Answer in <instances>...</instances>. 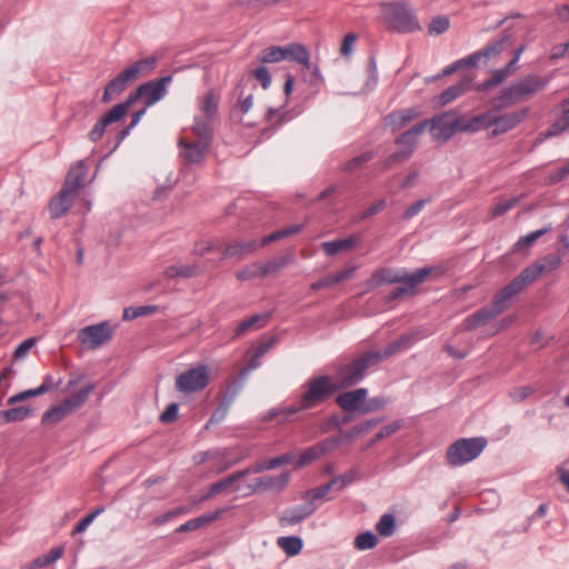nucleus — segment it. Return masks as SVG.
Instances as JSON below:
<instances>
[{
  "mask_svg": "<svg viewBox=\"0 0 569 569\" xmlns=\"http://www.w3.org/2000/svg\"><path fill=\"white\" fill-rule=\"evenodd\" d=\"M549 81V77H542L537 73L527 74L510 86L502 88L496 99L498 102L497 107L506 108L528 101L538 92L542 91L548 86Z\"/></svg>",
  "mask_w": 569,
  "mask_h": 569,
  "instance_id": "f257e3e1",
  "label": "nucleus"
},
{
  "mask_svg": "<svg viewBox=\"0 0 569 569\" xmlns=\"http://www.w3.org/2000/svg\"><path fill=\"white\" fill-rule=\"evenodd\" d=\"M302 389L299 406L288 408V416L320 406L336 392L337 386L330 377L319 376L308 380Z\"/></svg>",
  "mask_w": 569,
  "mask_h": 569,
  "instance_id": "f03ea898",
  "label": "nucleus"
},
{
  "mask_svg": "<svg viewBox=\"0 0 569 569\" xmlns=\"http://www.w3.org/2000/svg\"><path fill=\"white\" fill-rule=\"evenodd\" d=\"M381 19L388 29L399 33L421 30L417 16L406 2H381Z\"/></svg>",
  "mask_w": 569,
  "mask_h": 569,
  "instance_id": "7ed1b4c3",
  "label": "nucleus"
},
{
  "mask_svg": "<svg viewBox=\"0 0 569 569\" xmlns=\"http://www.w3.org/2000/svg\"><path fill=\"white\" fill-rule=\"evenodd\" d=\"M375 357L370 350H367L348 362L339 365L336 371L338 387L349 388L360 382L365 378L367 370L378 365Z\"/></svg>",
  "mask_w": 569,
  "mask_h": 569,
  "instance_id": "20e7f679",
  "label": "nucleus"
},
{
  "mask_svg": "<svg viewBox=\"0 0 569 569\" xmlns=\"http://www.w3.org/2000/svg\"><path fill=\"white\" fill-rule=\"evenodd\" d=\"M172 82L171 76H164L159 79L147 81L140 84L133 92H131L126 101L121 102L126 106L127 111L139 99H143L144 107L149 108L156 102L163 99L168 92L167 87Z\"/></svg>",
  "mask_w": 569,
  "mask_h": 569,
  "instance_id": "39448f33",
  "label": "nucleus"
},
{
  "mask_svg": "<svg viewBox=\"0 0 569 569\" xmlns=\"http://www.w3.org/2000/svg\"><path fill=\"white\" fill-rule=\"evenodd\" d=\"M485 438H461L449 446L446 458L451 467H459L476 459L485 449Z\"/></svg>",
  "mask_w": 569,
  "mask_h": 569,
  "instance_id": "423d86ee",
  "label": "nucleus"
},
{
  "mask_svg": "<svg viewBox=\"0 0 569 569\" xmlns=\"http://www.w3.org/2000/svg\"><path fill=\"white\" fill-rule=\"evenodd\" d=\"M287 59L297 61L307 69L311 68L310 53L305 46L299 43H290L284 47L271 46L259 53V61L263 63H276Z\"/></svg>",
  "mask_w": 569,
  "mask_h": 569,
  "instance_id": "0eeeda50",
  "label": "nucleus"
},
{
  "mask_svg": "<svg viewBox=\"0 0 569 569\" xmlns=\"http://www.w3.org/2000/svg\"><path fill=\"white\" fill-rule=\"evenodd\" d=\"M210 382V369L206 365L188 369L176 378V389L184 395L199 392Z\"/></svg>",
  "mask_w": 569,
  "mask_h": 569,
  "instance_id": "6e6552de",
  "label": "nucleus"
},
{
  "mask_svg": "<svg viewBox=\"0 0 569 569\" xmlns=\"http://www.w3.org/2000/svg\"><path fill=\"white\" fill-rule=\"evenodd\" d=\"M530 113V108L525 107L510 112L493 113L491 111V132L492 137L506 133L522 123Z\"/></svg>",
  "mask_w": 569,
  "mask_h": 569,
  "instance_id": "1a4fd4ad",
  "label": "nucleus"
},
{
  "mask_svg": "<svg viewBox=\"0 0 569 569\" xmlns=\"http://www.w3.org/2000/svg\"><path fill=\"white\" fill-rule=\"evenodd\" d=\"M113 330L109 322L104 321L82 328L78 333L80 343L87 349H97L112 339Z\"/></svg>",
  "mask_w": 569,
  "mask_h": 569,
  "instance_id": "9d476101",
  "label": "nucleus"
},
{
  "mask_svg": "<svg viewBox=\"0 0 569 569\" xmlns=\"http://www.w3.org/2000/svg\"><path fill=\"white\" fill-rule=\"evenodd\" d=\"M178 147L180 148L179 154L186 163L200 164L207 157L210 143L190 138L186 134L179 138Z\"/></svg>",
  "mask_w": 569,
  "mask_h": 569,
  "instance_id": "9b49d317",
  "label": "nucleus"
},
{
  "mask_svg": "<svg viewBox=\"0 0 569 569\" xmlns=\"http://www.w3.org/2000/svg\"><path fill=\"white\" fill-rule=\"evenodd\" d=\"M440 274L441 271L437 268L427 267L416 270L412 273H409L405 281H400L399 283H403L402 287L395 288L387 297V302H391L405 296H411L415 293V288L422 283L431 274Z\"/></svg>",
  "mask_w": 569,
  "mask_h": 569,
  "instance_id": "f8f14e48",
  "label": "nucleus"
},
{
  "mask_svg": "<svg viewBox=\"0 0 569 569\" xmlns=\"http://www.w3.org/2000/svg\"><path fill=\"white\" fill-rule=\"evenodd\" d=\"M138 77L139 76L132 64L124 69L114 79L108 82L103 91L102 101L109 102L112 98L120 94L130 82L137 80Z\"/></svg>",
  "mask_w": 569,
  "mask_h": 569,
  "instance_id": "ddd939ff",
  "label": "nucleus"
},
{
  "mask_svg": "<svg viewBox=\"0 0 569 569\" xmlns=\"http://www.w3.org/2000/svg\"><path fill=\"white\" fill-rule=\"evenodd\" d=\"M417 340L416 332H408L401 335L398 339L390 342L385 349L379 350H370L377 363L381 362L385 359H388L406 349H408L415 341Z\"/></svg>",
  "mask_w": 569,
  "mask_h": 569,
  "instance_id": "4468645a",
  "label": "nucleus"
},
{
  "mask_svg": "<svg viewBox=\"0 0 569 569\" xmlns=\"http://www.w3.org/2000/svg\"><path fill=\"white\" fill-rule=\"evenodd\" d=\"M501 315V309H496L493 305L483 307L477 312L468 316L459 327V331H473L477 328L487 325L489 321Z\"/></svg>",
  "mask_w": 569,
  "mask_h": 569,
  "instance_id": "2eb2a0df",
  "label": "nucleus"
},
{
  "mask_svg": "<svg viewBox=\"0 0 569 569\" xmlns=\"http://www.w3.org/2000/svg\"><path fill=\"white\" fill-rule=\"evenodd\" d=\"M409 273L406 271H395L391 268H379L375 270L371 277L366 281L367 290H375L382 283H399L400 281H405Z\"/></svg>",
  "mask_w": 569,
  "mask_h": 569,
  "instance_id": "dca6fc26",
  "label": "nucleus"
},
{
  "mask_svg": "<svg viewBox=\"0 0 569 569\" xmlns=\"http://www.w3.org/2000/svg\"><path fill=\"white\" fill-rule=\"evenodd\" d=\"M127 113L126 106L122 103H118L111 108L109 112H107L91 129L89 132V138L92 141L100 140L106 128L111 123H114L122 119V117Z\"/></svg>",
  "mask_w": 569,
  "mask_h": 569,
  "instance_id": "f3484780",
  "label": "nucleus"
},
{
  "mask_svg": "<svg viewBox=\"0 0 569 569\" xmlns=\"http://www.w3.org/2000/svg\"><path fill=\"white\" fill-rule=\"evenodd\" d=\"M76 197L77 196L61 188L60 191L50 199L48 204L51 219H59L64 216L71 209Z\"/></svg>",
  "mask_w": 569,
  "mask_h": 569,
  "instance_id": "a211bd4d",
  "label": "nucleus"
},
{
  "mask_svg": "<svg viewBox=\"0 0 569 569\" xmlns=\"http://www.w3.org/2000/svg\"><path fill=\"white\" fill-rule=\"evenodd\" d=\"M448 114H441L433 117L430 121L431 130L435 132L433 136L438 140L447 141L449 140L456 132H460L458 128V119L455 121L447 120Z\"/></svg>",
  "mask_w": 569,
  "mask_h": 569,
  "instance_id": "6ab92c4d",
  "label": "nucleus"
},
{
  "mask_svg": "<svg viewBox=\"0 0 569 569\" xmlns=\"http://www.w3.org/2000/svg\"><path fill=\"white\" fill-rule=\"evenodd\" d=\"M510 36L501 34L492 42L488 43L482 50L477 51L470 54L471 60L475 64L481 59L485 58L487 60L497 58L501 52H503L509 46Z\"/></svg>",
  "mask_w": 569,
  "mask_h": 569,
  "instance_id": "aec40b11",
  "label": "nucleus"
},
{
  "mask_svg": "<svg viewBox=\"0 0 569 569\" xmlns=\"http://www.w3.org/2000/svg\"><path fill=\"white\" fill-rule=\"evenodd\" d=\"M562 258L558 253H549L543 258L535 261L531 266L527 267V270L533 278L537 280L542 273L551 272L559 268L561 264Z\"/></svg>",
  "mask_w": 569,
  "mask_h": 569,
  "instance_id": "412c9836",
  "label": "nucleus"
},
{
  "mask_svg": "<svg viewBox=\"0 0 569 569\" xmlns=\"http://www.w3.org/2000/svg\"><path fill=\"white\" fill-rule=\"evenodd\" d=\"M458 128L461 132H476L491 128V111L473 117H461L458 119Z\"/></svg>",
  "mask_w": 569,
  "mask_h": 569,
  "instance_id": "4be33fe9",
  "label": "nucleus"
},
{
  "mask_svg": "<svg viewBox=\"0 0 569 569\" xmlns=\"http://www.w3.org/2000/svg\"><path fill=\"white\" fill-rule=\"evenodd\" d=\"M367 393L366 388L347 391L337 397V403L345 411L361 410L360 405L366 400Z\"/></svg>",
  "mask_w": 569,
  "mask_h": 569,
  "instance_id": "5701e85b",
  "label": "nucleus"
},
{
  "mask_svg": "<svg viewBox=\"0 0 569 569\" xmlns=\"http://www.w3.org/2000/svg\"><path fill=\"white\" fill-rule=\"evenodd\" d=\"M338 443V440L336 439H328L320 443H317L308 449H306L301 456L299 461L297 462V468H301L303 466L309 465L313 460L320 458L326 452L330 451Z\"/></svg>",
  "mask_w": 569,
  "mask_h": 569,
  "instance_id": "b1692460",
  "label": "nucleus"
},
{
  "mask_svg": "<svg viewBox=\"0 0 569 569\" xmlns=\"http://www.w3.org/2000/svg\"><path fill=\"white\" fill-rule=\"evenodd\" d=\"M86 174L87 168L83 162H77L73 167L70 168L63 182L62 189L77 196L78 190L82 186V182L86 178Z\"/></svg>",
  "mask_w": 569,
  "mask_h": 569,
  "instance_id": "393cba45",
  "label": "nucleus"
},
{
  "mask_svg": "<svg viewBox=\"0 0 569 569\" xmlns=\"http://www.w3.org/2000/svg\"><path fill=\"white\" fill-rule=\"evenodd\" d=\"M259 248L256 240L237 241L229 243L222 251V259H242Z\"/></svg>",
  "mask_w": 569,
  "mask_h": 569,
  "instance_id": "a878e982",
  "label": "nucleus"
},
{
  "mask_svg": "<svg viewBox=\"0 0 569 569\" xmlns=\"http://www.w3.org/2000/svg\"><path fill=\"white\" fill-rule=\"evenodd\" d=\"M224 511H226V509L222 508V509H218L212 512L203 513V515H201L197 518H193L191 520H188L187 522L179 526L176 529V532L182 533V532H187V531H193V530L200 529L204 526H208V525L217 521L224 513Z\"/></svg>",
  "mask_w": 569,
  "mask_h": 569,
  "instance_id": "bb28decb",
  "label": "nucleus"
},
{
  "mask_svg": "<svg viewBox=\"0 0 569 569\" xmlns=\"http://www.w3.org/2000/svg\"><path fill=\"white\" fill-rule=\"evenodd\" d=\"M213 123L214 120L196 116L190 129L192 138L211 144L213 139Z\"/></svg>",
  "mask_w": 569,
  "mask_h": 569,
  "instance_id": "cd10ccee",
  "label": "nucleus"
},
{
  "mask_svg": "<svg viewBox=\"0 0 569 569\" xmlns=\"http://www.w3.org/2000/svg\"><path fill=\"white\" fill-rule=\"evenodd\" d=\"M316 511V506L310 501L308 505L302 507H293L290 509H287L282 517L280 518V523L282 526H293L306 518H308L310 515H312Z\"/></svg>",
  "mask_w": 569,
  "mask_h": 569,
  "instance_id": "c85d7f7f",
  "label": "nucleus"
},
{
  "mask_svg": "<svg viewBox=\"0 0 569 569\" xmlns=\"http://www.w3.org/2000/svg\"><path fill=\"white\" fill-rule=\"evenodd\" d=\"M360 234L352 233L345 239L322 242L321 248L328 256H336L340 251L352 249L360 242Z\"/></svg>",
  "mask_w": 569,
  "mask_h": 569,
  "instance_id": "c756f323",
  "label": "nucleus"
},
{
  "mask_svg": "<svg viewBox=\"0 0 569 569\" xmlns=\"http://www.w3.org/2000/svg\"><path fill=\"white\" fill-rule=\"evenodd\" d=\"M220 96L213 90H209L203 97L199 98V117L216 120L219 109Z\"/></svg>",
  "mask_w": 569,
  "mask_h": 569,
  "instance_id": "7c9ffc66",
  "label": "nucleus"
},
{
  "mask_svg": "<svg viewBox=\"0 0 569 569\" xmlns=\"http://www.w3.org/2000/svg\"><path fill=\"white\" fill-rule=\"evenodd\" d=\"M560 108L561 117L551 123L546 132H543L546 138L559 136L569 131V97L560 102Z\"/></svg>",
  "mask_w": 569,
  "mask_h": 569,
  "instance_id": "2f4dec72",
  "label": "nucleus"
},
{
  "mask_svg": "<svg viewBox=\"0 0 569 569\" xmlns=\"http://www.w3.org/2000/svg\"><path fill=\"white\" fill-rule=\"evenodd\" d=\"M428 124V121H422L415 124L411 129L397 137L395 142L397 144L403 146L406 150H411L412 153L417 146V138L426 131Z\"/></svg>",
  "mask_w": 569,
  "mask_h": 569,
  "instance_id": "473e14b6",
  "label": "nucleus"
},
{
  "mask_svg": "<svg viewBox=\"0 0 569 569\" xmlns=\"http://www.w3.org/2000/svg\"><path fill=\"white\" fill-rule=\"evenodd\" d=\"M472 79L463 78L459 82L450 86L446 90H443L439 96V102L441 106H446L447 103L453 101L462 93L468 91L471 88Z\"/></svg>",
  "mask_w": 569,
  "mask_h": 569,
  "instance_id": "72a5a7b5",
  "label": "nucleus"
},
{
  "mask_svg": "<svg viewBox=\"0 0 569 569\" xmlns=\"http://www.w3.org/2000/svg\"><path fill=\"white\" fill-rule=\"evenodd\" d=\"M420 111L417 108L403 109L392 112L388 116V120L393 131L400 130L408 123L418 118Z\"/></svg>",
  "mask_w": 569,
  "mask_h": 569,
  "instance_id": "f704fd0d",
  "label": "nucleus"
},
{
  "mask_svg": "<svg viewBox=\"0 0 569 569\" xmlns=\"http://www.w3.org/2000/svg\"><path fill=\"white\" fill-rule=\"evenodd\" d=\"M199 268L197 264H172L163 269L162 274L167 279L174 278H192L199 274Z\"/></svg>",
  "mask_w": 569,
  "mask_h": 569,
  "instance_id": "c9c22d12",
  "label": "nucleus"
},
{
  "mask_svg": "<svg viewBox=\"0 0 569 569\" xmlns=\"http://www.w3.org/2000/svg\"><path fill=\"white\" fill-rule=\"evenodd\" d=\"M289 482V472H283L280 476H264L257 479L254 490L257 489H279L284 488Z\"/></svg>",
  "mask_w": 569,
  "mask_h": 569,
  "instance_id": "e433bc0d",
  "label": "nucleus"
},
{
  "mask_svg": "<svg viewBox=\"0 0 569 569\" xmlns=\"http://www.w3.org/2000/svg\"><path fill=\"white\" fill-rule=\"evenodd\" d=\"M51 388H52L51 377L47 376L44 381L38 388L29 389V390L22 391L20 393H17V395L10 397L8 402L11 405L14 402L24 401L31 397L41 396V395L48 392Z\"/></svg>",
  "mask_w": 569,
  "mask_h": 569,
  "instance_id": "4c0bfd02",
  "label": "nucleus"
},
{
  "mask_svg": "<svg viewBox=\"0 0 569 569\" xmlns=\"http://www.w3.org/2000/svg\"><path fill=\"white\" fill-rule=\"evenodd\" d=\"M278 546L286 552L287 556L293 557L300 553L303 542L297 536L280 537Z\"/></svg>",
  "mask_w": 569,
  "mask_h": 569,
  "instance_id": "58836bf2",
  "label": "nucleus"
},
{
  "mask_svg": "<svg viewBox=\"0 0 569 569\" xmlns=\"http://www.w3.org/2000/svg\"><path fill=\"white\" fill-rule=\"evenodd\" d=\"M551 230V227L542 228L536 231L528 233L527 236H522L518 239V241L512 247V252H520L525 248L532 246L539 238L545 236L547 232Z\"/></svg>",
  "mask_w": 569,
  "mask_h": 569,
  "instance_id": "ea45409f",
  "label": "nucleus"
},
{
  "mask_svg": "<svg viewBox=\"0 0 569 569\" xmlns=\"http://www.w3.org/2000/svg\"><path fill=\"white\" fill-rule=\"evenodd\" d=\"M63 555V547H54L48 553L36 558L29 566L28 569L41 568L49 566L60 559Z\"/></svg>",
  "mask_w": 569,
  "mask_h": 569,
  "instance_id": "a19ab883",
  "label": "nucleus"
},
{
  "mask_svg": "<svg viewBox=\"0 0 569 569\" xmlns=\"http://www.w3.org/2000/svg\"><path fill=\"white\" fill-rule=\"evenodd\" d=\"M290 262V258L278 257L267 262H258L259 273L261 277H266L271 273H277L280 269L286 267Z\"/></svg>",
  "mask_w": 569,
  "mask_h": 569,
  "instance_id": "79ce46f5",
  "label": "nucleus"
},
{
  "mask_svg": "<svg viewBox=\"0 0 569 569\" xmlns=\"http://www.w3.org/2000/svg\"><path fill=\"white\" fill-rule=\"evenodd\" d=\"M535 280L525 268L510 283L507 284L509 291L518 296L526 287L532 283Z\"/></svg>",
  "mask_w": 569,
  "mask_h": 569,
  "instance_id": "37998d69",
  "label": "nucleus"
},
{
  "mask_svg": "<svg viewBox=\"0 0 569 569\" xmlns=\"http://www.w3.org/2000/svg\"><path fill=\"white\" fill-rule=\"evenodd\" d=\"M268 316L253 315L250 318L241 321L234 330L236 336H241L252 328H261L264 326Z\"/></svg>",
  "mask_w": 569,
  "mask_h": 569,
  "instance_id": "c03bdc74",
  "label": "nucleus"
},
{
  "mask_svg": "<svg viewBox=\"0 0 569 569\" xmlns=\"http://www.w3.org/2000/svg\"><path fill=\"white\" fill-rule=\"evenodd\" d=\"M396 529V519L391 513H385L376 525V530L382 537H390Z\"/></svg>",
  "mask_w": 569,
  "mask_h": 569,
  "instance_id": "a18cd8bd",
  "label": "nucleus"
},
{
  "mask_svg": "<svg viewBox=\"0 0 569 569\" xmlns=\"http://www.w3.org/2000/svg\"><path fill=\"white\" fill-rule=\"evenodd\" d=\"M233 485V481L231 477H227L218 482L212 483L209 488L206 495H203L201 498H199L198 502H203L206 500L211 499L212 497L223 492L228 488H230Z\"/></svg>",
  "mask_w": 569,
  "mask_h": 569,
  "instance_id": "49530a36",
  "label": "nucleus"
},
{
  "mask_svg": "<svg viewBox=\"0 0 569 569\" xmlns=\"http://www.w3.org/2000/svg\"><path fill=\"white\" fill-rule=\"evenodd\" d=\"M373 157H375V153L372 151H367V152L359 154V156L350 159L349 161H347L341 167V170L347 171V172H353V171L358 170L360 167H362L365 163H367L368 161L372 160Z\"/></svg>",
  "mask_w": 569,
  "mask_h": 569,
  "instance_id": "de8ad7c7",
  "label": "nucleus"
},
{
  "mask_svg": "<svg viewBox=\"0 0 569 569\" xmlns=\"http://www.w3.org/2000/svg\"><path fill=\"white\" fill-rule=\"evenodd\" d=\"M68 416L67 411L62 408L60 403L52 407L42 416L43 425H57L61 420H63Z\"/></svg>",
  "mask_w": 569,
  "mask_h": 569,
  "instance_id": "09e8293b",
  "label": "nucleus"
},
{
  "mask_svg": "<svg viewBox=\"0 0 569 569\" xmlns=\"http://www.w3.org/2000/svg\"><path fill=\"white\" fill-rule=\"evenodd\" d=\"M378 538L371 531H366L358 535L355 539V547L358 550H369L377 546Z\"/></svg>",
  "mask_w": 569,
  "mask_h": 569,
  "instance_id": "8fccbe9b",
  "label": "nucleus"
},
{
  "mask_svg": "<svg viewBox=\"0 0 569 569\" xmlns=\"http://www.w3.org/2000/svg\"><path fill=\"white\" fill-rule=\"evenodd\" d=\"M509 76L510 74L508 73V69L501 68V69L493 70L491 77L487 81L481 83L478 87V90L485 91L492 87H496V86L500 84L502 81H505Z\"/></svg>",
  "mask_w": 569,
  "mask_h": 569,
  "instance_id": "3c124183",
  "label": "nucleus"
},
{
  "mask_svg": "<svg viewBox=\"0 0 569 569\" xmlns=\"http://www.w3.org/2000/svg\"><path fill=\"white\" fill-rule=\"evenodd\" d=\"M158 62L157 56H149L144 59L138 60L132 63V67L137 71L138 76H146L152 72Z\"/></svg>",
  "mask_w": 569,
  "mask_h": 569,
  "instance_id": "603ef678",
  "label": "nucleus"
},
{
  "mask_svg": "<svg viewBox=\"0 0 569 569\" xmlns=\"http://www.w3.org/2000/svg\"><path fill=\"white\" fill-rule=\"evenodd\" d=\"M157 306H141V307H130L126 308L123 311L124 320H133L138 317L149 316L157 311Z\"/></svg>",
  "mask_w": 569,
  "mask_h": 569,
  "instance_id": "864d4df0",
  "label": "nucleus"
},
{
  "mask_svg": "<svg viewBox=\"0 0 569 569\" xmlns=\"http://www.w3.org/2000/svg\"><path fill=\"white\" fill-rule=\"evenodd\" d=\"M516 297L515 293L509 291L508 287L505 286L492 300L493 307L498 310L501 309V313L508 308L509 302Z\"/></svg>",
  "mask_w": 569,
  "mask_h": 569,
  "instance_id": "5fc2aeb1",
  "label": "nucleus"
},
{
  "mask_svg": "<svg viewBox=\"0 0 569 569\" xmlns=\"http://www.w3.org/2000/svg\"><path fill=\"white\" fill-rule=\"evenodd\" d=\"M32 413V409L28 406H20L8 409L3 412L7 421H21Z\"/></svg>",
  "mask_w": 569,
  "mask_h": 569,
  "instance_id": "6e6d98bb",
  "label": "nucleus"
},
{
  "mask_svg": "<svg viewBox=\"0 0 569 569\" xmlns=\"http://www.w3.org/2000/svg\"><path fill=\"white\" fill-rule=\"evenodd\" d=\"M411 150H406L405 148H402L399 151L391 153L386 158V160L383 161V168L390 169L393 166L408 160L411 157Z\"/></svg>",
  "mask_w": 569,
  "mask_h": 569,
  "instance_id": "4d7b16f0",
  "label": "nucleus"
},
{
  "mask_svg": "<svg viewBox=\"0 0 569 569\" xmlns=\"http://www.w3.org/2000/svg\"><path fill=\"white\" fill-rule=\"evenodd\" d=\"M104 511V507H98L92 512L88 513L86 517H83L73 528L72 535H77L80 532H83L87 530V528L90 526V523Z\"/></svg>",
  "mask_w": 569,
  "mask_h": 569,
  "instance_id": "13d9d810",
  "label": "nucleus"
},
{
  "mask_svg": "<svg viewBox=\"0 0 569 569\" xmlns=\"http://www.w3.org/2000/svg\"><path fill=\"white\" fill-rule=\"evenodd\" d=\"M520 198H509L507 200L500 201L497 204H495L491 209V217L496 218L499 216L505 214L509 210H511L513 207H516L519 202Z\"/></svg>",
  "mask_w": 569,
  "mask_h": 569,
  "instance_id": "bf43d9fd",
  "label": "nucleus"
},
{
  "mask_svg": "<svg viewBox=\"0 0 569 569\" xmlns=\"http://www.w3.org/2000/svg\"><path fill=\"white\" fill-rule=\"evenodd\" d=\"M449 19L446 16H438L433 18L429 24L430 34H441L449 28Z\"/></svg>",
  "mask_w": 569,
  "mask_h": 569,
  "instance_id": "052dcab7",
  "label": "nucleus"
},
{
  "mask_svg": "<svg viewBox=\"0 0 569 569\" xmlns=\"http://www.w3.org/2000/svg\"><path fill=\"white\" fill-rule=\"evenodd\" d=\"M253 104V94L249 93L247 96H243L242 93L239 97L238 106L234 109V114L239 116L240 120L242 121V117L251 109Z\"/></svg>",
  "mask_w": 569,
  "mask_h": 569,
  "instance_id": "680f3d73",
  "label": "nucleus"
},
{
  "mask_svg": "<svg viewBox=\"0 0 569 569\" xmlns=\"http://www.w3.org/2000/svg\"><path fill=\"white\" fill-rule=\"evenodd\" d=\"M386 207H387L386 200L381 199V200L375 202L373 204H371L369 208H367L362 213L356 216L353 221L359 222L367 218H370V217L377 214L378 212L382 211Z\"/></svg>",
  "mask_w": 569,
  "mask_h": 569,
  "instance_id": "e2e57ef3",
  "label": "nucleus"
},
{
  "mask_svg": "<svg viewBox=\"0 0 569 569\" xmlns=\"http://www.w3.org/2000/svg\"><path fill=\"white\" fill-rule=\"evenodd\" d=\"M36 342V337L28 338L23 342H21L13 352L14 360L23 359L29 353V351L34 347Z\"/></svg>",
  "mask_w": 569,
  "mask_h": 569,
  "instance_id": "0e129e2a",
  "label": "nucleus"
},
{
  "mask_svg": "<svg viewBox=\"0 0 569 569\" xmlns=\"http://www.w3.org/2000/svg\"><path fill=\"white\" fill-rule=\"evenodd\" d=\"M229 408V406L220 401L218 408L212 412L204 428L209 429L210 425L221 422L227 417Z\"/></svg>",
  "mask_w": 569,
  "mask_h": 569,
  "instance_id": "69168bd1",
  "label": "nucleus"
},
{
  "mask_svg": "<svg viewBox=\"0 0 569 569\" xmlns=\"http://www.w3.org/2000/svg\"><path fill=\"white\" fill-rule=\"evenodd\" d=\"M92 390H93V386L88 385L84 388H82L81 390H78L76 393L71 395L69 398L73 402V407H77V408L81 407L86 402V400L88 399V397Z\"/></svg>",
  "mask_w": 569,
  "mask_h": 569,
  "instance_id": "338daca9",
  "label": "nucleus"
},
{
  "mask_svg": "<svg viewBox=\"0 0 569 569\" xmlns=\"http://www.w3.org/2000/svg\"><path fill=\"white\" fill-rule=\"evenodd\" d=\"M387 405V399L382 397H376L371 398L367 402H365L361 407L362 413H369L372 411H377L379 409H382Z\"/></svg>",
  "mask_w": 569,
  "mask_h": 569,
  "instance_id": "774afa93",
  "label": "nucleus"
}]
</instances>
